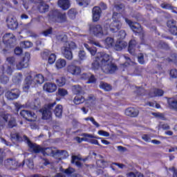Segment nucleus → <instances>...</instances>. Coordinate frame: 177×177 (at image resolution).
Returning a JSON list of instances; mask_svg holds the SVG:
<instances>
[{
  "label": "nucleus",
  "instance_id": "obj_1",
  "mask_svg": "<svg viewBox=\"0 0 177 177\" xmlns=\"http://www.w3.org/2000/svg\"><path fill=\"white\" fill-rule=\"evenodd\" d=\"M11 140H15V142H26L27 143L30 151L33 153H43L44 156H52L53 157H56V150L53 149V148H42L41 146L31 142L28 137H27L24 134H21L20 133H14L10 135Z\"/></svg>",
  "mask_w": 177,
  "mask_h": 177
},
{
  "label": "nucleus",
  "instance_id": "obj_2",
  "mask_svg": "<svg viewBox=\"0 0 177 177\" xmlns=\"http://www.w3.org/2000/svg\"><path fill=\"white\" fill-rule=\"evenodd\" d=\"M56 38L59 42H65L61 48L62 55L67 60H73V51H71V49H75L77 48L75 43L73 41H67V35L66 33L57 35Z\"/></svg>",
  "mask_w": 177,
  "mask_h": 177
},
{
  "label": "nucleus",
  "instance_id": "obj_3",
  "mask_svg": "<svg viewBox=\"0 0 177 177\" xmlns=\"http://www.w3.org/2000/svg\"><path fill=\"white\" fill-rule=\"evenodd\" d=\"M99 57H101V70L103 73L113 74L117 71V66L113 63V59L109 55L102 53V54H99Z\"/></svg>",
  "mask_w": 177,
  "mask_h": 177
},
{
  "label": "nucleus",
  "instance_id": "obj_4",
  "mask_svg": "<svg viewBox=\"0 0 177 177\" xmlns=\"http://www.w3.org/2000/svg\"><path fill=\"white\" fill-rule=\"evenodd\" d=\"M44 81L45 79L44 78V75L41 74L36 75L34 77L29 75L24 81L22 89L24 92H28V89L30 88H35L37 84H44Z\"/></svg>",
  "mask_w": 177,
  "mask_h": 177
},
{
  "label": "nucleus",
  "instance_id": "obj_5",
  "mask_svg": "<svg viewBox=\"0 0 177 177\" xmlns=\"http://www.w3.org/2000/svg\"><path fill=\"white\" fill-rule=\"evenodd\" d=\"M89 30L96 38H102L109 34L107 30L103 29V26L100 24L90 25Z\"/></svg>",
  "mask_w": 177,
  "mask_h": 177
},
{
  "label": "nucleus",
  "instance_id": "obj_6",
  "mask_svg": "<svg viewBox=\"0 0 177 177\" xmlns=\"http://www.w3.org/2000/svg\"><path fill=\"white\" fill-rule=\"evenodd\" d=\"M55 106H56V102L46 105L40 110V113H42V120H52V111Z\"/></svg>",
  "mask_w": 177,
  "mask_h": 177
},
{
  "label": "nucleus",
  "instance_id": "obj_7",
  "mask_svg": "<svg viewBox=\"0 0 177 177\" xmlns=\"http://www.w3.org/2000/svg\"><path fill=\"white\" fill-rule=\"evenodd\" d=\"M124 20L134 32L140 34L141 37H145V32L143 31V29L142 28L140 24L137 22H132V21L129 20L127 18H125Z\"/></svg>",
  "mask_w": 177,
  "mask_h": 177
},
{
  "label": "nucleus",
  "instance_id": "obj_8",
  "mask_svg": "<svg viewBox=\"0 0 177 177\" xmlns=\"http://www.w3.org/2000/svg\"><path fill=\"white\" fill-rule=\"evenodd\" d=\"M118 15L119 14L117 12H113V21L110 24V30L112 32H117L121 28V27H122V24L121 23V21L117 19V17L118 16Z\"/></svg>",
  "mask_w": 177,
  "mask_h": 177
},
{
  "label": "nucleus",
  "instance_id": "obj_9",
  "mask_svg": "<svg viewBox=\"0 0 177 177\" xmlns=\"http://www.w3.org/2000/svg\"><path fill=\"white\" fill-rule=\"evenodd\" d=\"M30 59H31L30 53H26L23 59L16 64L17 70H23V68H27Z\"/></svg>",
  "mask_w": 177,
  "mask_h": 177
},
{
  "label": "nucleus",
  "instance_id": "obj_10",
  "mask_svg": "<svg viewBox=\"0 0 177 177\" xmlns=\"http://www.w3.org/2000/svg\"><path fill=\"white\" fill-rule=\"evenodd\" d=\"M5 96L8 100H15L20 96V90L19 88H12L7 91Z\"/></svg>",
  "mask_w": 177,
  "mask_h": 177
},
{
  "label": "nucleus",
  "instance_id": "obj_11",
  "mask_svg": "<svg viewBox=\"0 0 177 177\" xmlns=\"http://www.w3.org/2000/svg\"><path fill=\"white\" fill-rule=\"evenodd\" d=\"M20 115L30 122L35 121L37 119V115L35 113L27 110H22L20 112Z\"/></svg>",
  "mask_w": 177,
  "mask_h": 177
},
{
  "label": "nucleus",
  "instance_id": "obj_12",
  "mask_svg": "<svg viewBox=\"0 0 177 177\" xmlns=\"http://www.w3.org/2000/svg\"><path fill=\"white\" fill-rule=\"evenodd\" d=\"M3 120L6 121V122H8V128H15L17 125V123L16 122V118L15 117L12 116V115L9 113H5L3 115Z\"/></svg>",
  "mask_w": 177,
  "mask_h": 177
},
{
  "label": "nucleus",
  "instance_id": "obj_13",
  "mask_svg": "<svg viewBox=\"0 0 177 177\" xmlns=\"http://www.w3.org/2000/svg\"><path fill=\"white\" fill-rule=\"evenodd\" d=\"M4 165L8 169H17L20 165L17 163V161H16L15 159L13 158H8L6 160L4 161Z\"/></svg>",
  "mask_w": 177,
  "mask_h": 177
},
{
  "label": "nucleus",
  "instance_id": "obj_14",
  "mask_svg": "<svg viewBox=\"0 0 177 177\" xmlns=\"http://www.w3.org/2000/svg\"><path fill=\"white\" fill-rule=\"evenodd\" d=\"M99 55H103V53H97V56L95 57V59L91 64V68L92 70L96 71L100 68L102 63V57H99Z\"/></svg>",
  "mask_w": 177,
  "mask_h": 177
},
{
  "label": "nucleus",
  "instance_id": "obj_15",
  "mask_svg": "<svg viewBox=\"0 0 177 177\" xmlns=\"http://www.w3.org/2000/svg\"><path fill=\"white\" fill-rule=\"evenodd\" d=\"M43 89L44 91H46V92H48V93H53V92H56L57 86H56L55 83L47 82L44 84Z\"/></svg>",
  "mask_w": 177,
  "mask_h": 177
},
{
  "label": "nucleus",
  "instance_id": "obj_16",
  "mask_svg": "<svg viewBox=\"0 0 177 177\" xmlns=\"http://www.w3.org/2000/svg\"><path fill=\"white\" fill-rule=\"evenodd\" d=\"M67 71L72 75H80L81 74V68L74 64H71L68 66Z\"/></svg>",
  "mask_w": 177,
  "mask_h": 177
},
{
  "label": "nucleus",
  "instance_id": "obj_17",
  "mask_svg": "<svg viewBox=\"0 0 177 177\" xmlns=\"http://www.w3.org/2000/svg\"><path fill=\"white\" fill-rule=\"evenodd\" d=\"M37 10H39L40 13H46V12H49V5L43 1H40L37 5Z\"/></svg>",
  "mask_w": 177,
  "mask_h": 177
},
{
  "label": "nucleus",
  "instance_id": "obj_18",
  "mask_svg": "<svg viewBox=\"0 0 177 177\" xmlns=\"http://www.w3.org/2000/svg\"><path fill=\"white\" fill-rule=\"evenodd\" d=\"M10 40V44H12V45H15V42H16V37H15L12 33H6L3 37V44L9 42Z\"/></svg>",
  "mask_w": 177,
  "mask_h": 177
},
{
  "label": "nucleus",
  "instance_id": "obj_19",
  "mask_svg": "<svg viewBox=\"0 0 177 177\" xmlns=\"http://www.w3.org/2000/svg\"><path fill=\"white\" fill-rule=\"evenodd\" d=\"M60 11L58 10H52L48 13V20L50 21H53L54 23H56V21L57 20V17H59V13Z\"/></svg>",
  "mask_w": 177,
  "mask_h": 177
},
{
  "label": "nucleus",
  "instance_id": "obj_20",
  "mask_svg": "<svg viewBox=\"0 0 177 177\" xmlns=\"http://www.w3.org/2000/svg\"><path fill=\"white\" fill-rule=\"evenodd\" d=\"M57 5L62 10H67L70 9V0H58Z\"/></svg>",
  "mask_w": 177,
  "mask_h": 177
},
{
  "label": "nucleus",
  "instance_id": "obj_21",
  "mask_svg": "<svg viewBox=\"0 0 177 177\" xmlns=\"http://www.w3.org/2000/svg\"><path fill=\"white\" fill-rule=\"evenodd\" d=\"M100 13H102V10L99 7L93 8V21H99Z\"/></svg>",
  "mask_w": 177,
  "mask_h": 177
},
{
  "label": "nucleus",
  "instance_id": "obj_22",
  "mask_svg": "<svg viewBox=\"0 0 177 177\" xmlns=\"http://www.w3.org/2000/svg\"><path fill=\"white\" fill-rule=\"evenodd\" d=\"M128 46V43L124 41H118L115 44V50L121 51L122 49H125Z\"/></svg>",
  "mask_w": 177,
  "mask_h": 177
},
{
  "label": "nucleus",
  "instance_id": "obj_23",
  "mask_svg": "<svg viewBox=\"0 0 177 177\" xmlns=\"http://www.w3.org/2000/svg\"><path fill=\"white\" fill-rule=\"evenodd\" d=\"M125 114L128 117H138L139 111L135 108H128L125 110Z\"/></svg>",
  "mask_w": 177,
  "mask_h": 177
},
{
  "label": "nucleus",
  "instance_id": "obj_24",
  "mask_svg": "<svg viewBox=\"0 0 177 177\" xmlns=\"http://www.w3.org/2000/svg\"><path fill=\"white\" fill-rule=\"evenodd\" d=\"M3 73L4 74H8V75H12L13 73V69L12 68V66L9 65L8 63H5L2 66Z\"/></svg>",
  "mask_w": 177,
  "mask_h": 177
},
{
  "label": "nucleus",
  "instance_id": "obj_25",
  "mask_svg": "<svg viewBox=\"0 0 177 177\" xmlns=\"http://www.w3.org/2000/svg\"><path fill=\"white\" fill-rule=\"evenodd\" d=\"M136 45H138L136 40L132 39L129 41L128 50L131 55H135V49L136 48Z\"/></svg>",
  "mask_w": 177,
  "mask_h": 177
},
{
  "label": "nucleus",
  "instance_id": "obj_26",
  "mask_svg": "<svg viewBox=\"0 0 177 177\" xmlns=\"http://www.w3.org/2000/svg\"><path fill=\"white\" fill-rule=\"evenodd\" d=\"M55 157H59V160H63L68 157V152L66 150H56Z\"/></svg>",
  "mask_w": 177,
  "mask_h": 177
},
{
  "label": "nucleus",
  "instance_id": "obj_27",
  "mask_svg": "<svg viewBox=\"0 0 177 177\" xmlns=\"http://www.w3.org/2000/svg\"><path fill=\"white\" fill-rule=\"evenodd\" d=\"M164 95V91L158 88H154L149 93L151 97H156V96H162Z\"/></svg>",
  "mask_w": 177,
  "mask_h": 177
},
{
  "label": "nucleus",
  "instance_id": "obj_28",
  "mask_svg": "<svg viewBox=\"0 0 177 177\" xmlns=\"http://www.w3.org/2000/svg\"><path fill=\"white\" fill-rule=\"evenodd\" d=\"M169 32H175V28L176 27V21L173 19H170L167 23Z\"/></svg>",
  "mask_w": 177,
  "mask_h": 177
},
{
  "label": "nucleus",
  "instance_id": "obj_29",
  "mask_svg": "<svg viewBox=\"0 0 177 177\" xmlns=\"http://www.w3.org/2000/svg\"><path fill=\"white\" fill-rule=\"evenodd\" d=\"M54 113L55 114V117L57 118H62V115L63 114V106L58 104L56 106Z\"/></svg>",
  "mask_w": 177,
  "mask_h": 177
},
{
  "label": "nucleus",
  "instance_id": "obj_30",
  "mask_svg": "<svg viewBox=\"0 0 177 177\" xmlns=\"http://www.w3.org/2000/svg\"><path fill=\"white\" fill-rule=\"evenodd\" d=\"M66 21H67V15L59 12L55 23H66Z\"/></svg>",
  "mask_w": 177,
  "mask_h": 177
},
{
  "label": "nucleus",
  "instance_id": "obj_31",
  "mask_svg": "<svg viewBox=\"0 0 177 177\" xmlns=\"http://www.w3.org/2000/svg\"><path fill=\"white\" fill-rule=\"evenodd\" d=\"M66 64H67L66 59H59L55 63V67L56 68L59 70L60 68H63L64 67H66Z\"/></svg>",
  "mask_w": 177,
  "mask_h": 177
},
{
  "label": "nucleus",
  "instance_id": "obj_32",
  "mask_svg": "<svg viewBox=\"0 0 177 177\" xmlns=\"http://www.w3.org/2000/svg\"><path fill=\"white\" fill-rule=\"evenodd\" d=\"M23 80V75L21 73H17L12 77V82L16 84H20Z\"/></svg>",
  "mask_w": 177,
  "mask_h": 177
},
{
  "label": "nucleus",
  "instance_id": "obj_33",
  "mask_svg": "<svg viewBox=\"0 0 177 177\" xmlns=\"http://www.w3.org/2000/svg\"><path fill=\"white\" fill-rule=\"evenodd\" d=\"M82 78H84V80H86V78H88V84H93L96 82V78H95V76L93 75L84 73L82 75Z\"/></svg>",
  "mask_w": 177,
  "mask_h": 177
},
{
  "label": "nucleus",
  "instance_id": "obj_34",
  "mask_svg": "<svg viewBox=\"0 0 177 177\" xmlns=\"http://www.w3.org/2000/svg\"><path fill=\"white\" fill-rule=\"evenodd\" d=\"M167 103L170 109H174V110L177 111V100H175L174 98H169L167 100Z\"/></svg>",
  "mask_w": 177,
  "mask_h": 177
},
{
  "label": "nucleus",
  "instance_id": "obj_35",
  "mask_svg": "<svg viewBox=\"0 0 177 177\" xmlns=\"http://www.w3.org/2000/svg\"><path fill=\"white\" fill-rule=\"evenodd\" d=\"M71 89L74 95H80V93H82V87L78 84L72 86Z\"/></svg>",
  "mask_w": 177,
  "mask_h": 177
},
{
  "label": "nucleus",
  "instance_id": "obj_36",
  "mask_svg": "<svg viewBox=\"0 0 177 177\" xmlns=\"http://www.w3.org/2000/svg\"><path fill=\"white\" fill-rule=\"evenodd\" d=\"M28 106L33 110H37V109H39V106H41V102H39V99H35L34 102L31 103L30 104L28 103Z\"/></svg>",
  "mask_w": 177,
  "mask_h": 177
},
{
  "label": "nucleus",
  "instance_id": "obj_37",
  "mask_svg": "<svg viewBox=\"0 0 177 177\" xmlns=\"http://www.w3.org/2000/svg\"><path fill=\"white\" fill-rule=\"evenodd\" d=\"M100 88H101L102 89H104V91H106V92H109V91H111V89L113 88L111 87V85L103 82H100Z\"/></svg>",
  "mask_w": 177,
  "mask_h": 177
},
{
  "label": "nucleus",
  "instance_id": "obj_38",
  "mask_svg": "<svg viewBox=\"0 0 177 177\" xmlns=\"http://www.w3.org/2000/svg\"><path fill=\"white\" fill-rule=\"evenodd\" d=\"M84 48H86V49H87V50H88V52H90L91 56H95V55H96V52H97L96 48L95 47L91 48L89 45H88V44H84Z\"/></svg>",
  "mask_w": 177,
  "mask_h": 177
},
{
  "label": "nucleus",
  "instance_id": "obj_39",
  "mask_svg": "<svg viewBox=\"0 0 177 177\" xmlns=\"http://www.w3.org/2000/svg\"><path fill=\"white\" fill-rule=\"evenodd\" d=\"M85 102V98L83 96H75L73 100L75 104H81Z\"/></svg>",
  "mask_w": 177,
  "mask_h": 177
},
{
  "label": "nucleus",
  "instance_id": "obj_40",
  "mask_svg": "<svg viewBox=\"0 0 177 177\" xmlns=\"http://www.w3.org/2000/svg\"><path fill=\"white\" fill-rule=\"evenodd\" d=\"M124 57L126 60L124 63V66H135L136 63L135 61L131 59V58L127 55H124Z\"/></svg>",
  "mask_w": 177,
  "mask_h": 177
},
{
  "label": "nucleus",
  "instance_id": "obj_41",
  "mask_svg": "<svg viewBox=\"0 0 177 177\" xmlns=\"http://www.w3.org/2000/svg\"><path fill=\"white\" fill-rule=\"evenodd\" d=\"M8 26L11 30H15L17 28V23L12 19L10 21L8 22Z\"/></svg>",
  "mask_w": 177,
  "mask_h": 177
},
{
  "label": "nucleus",
  "instance_id": "obj_42",
  "mask_svg": "<svg viewBox=\"0 0 177 177\" xmlns=\"http://www.w3.org/2000/svg\"><path fill=\"white\" fill-rule=\"evenodd\" d=\"M77 10L75 8H71L68 12V15L70 19H74L77 16Z\"/></svg>",
  "mask_w": 177,
  "mask_h": 177
},
{
  "label": "nucleus",
  "instance_id": "obj_43",
  "mask_svg": "<svg viewBox=\"0 0 177 177\" xmlns=\"http://www.w3.org/2000/svg\"><path fill=\"white\" fill-rule=\"evenodd\" d=\"M105 45L108 48H111V46H113V45H114V39H113L111 37H107L105 39Z\"/></svg>",
  "mask_w": 177,
  "mask_h": 177
},
{
  "label": "nucleus",
  "instance_id": "obj_44",
  "mask_svg": "<svg viewBox=\"0 0 177 177\" xmlns=\"http://www.w3.org/2000/svg\"><path fill=\"white\" fill-rule=\"evenodd\" d=\"M6 62L10 66H15L16 64V57H8L6 58Z\"/></svg>",
  "mask_w": 177,
  "mask_h": 177
},
{
  "label": "nucleus",
  "instance_id": "obj_45",
  "mask_svg": "<svg viewBox=\"0 0 177 177\" xmlns=\"http://www.w3.org/2000/svg\"><path fill=\"white\" fill-rule=\"evenodd\" d=\"M76 2L80 6H88L91 0H76Z\"/></svg>",
  "mask_w": 177,
  "mask_h": 177
},
{
  "label": "nucleus",
  "instance_id": "obj_46",
  "mask_svg": "<svg viewBox=\"0 0 177 177\" xmlns=\"http://www.w3.org/2000/svg\"><path fill=\"white\" fill-rule=\"evenodd\" d=\"M21 46L23 48H31L32 46V43L29 41H21L20 43Z\"/></svg>",
  "mask_w": 177,
  "mask_h": 177
},
{
  "label": "nucleus",
  "instance_id": "obj_47",
  "mask_svg": "<svg viewBox=\"0 0 177 177\" xmlns=\"http://www.w3.org/2000/svg\"><path fill=\"white\" fill-rule=\"evenodd\" d=\"M9 82V77L4 74L0 75V82L1 84H8Z\"/></svg>",
  "mask_w": 177,
  "mask_h": 177
},
{
  "label": "nucleus",
  "instance_id": "obj_48",
  "mask_svg": "<svg viewBox=\"0 0 177 177\" xmlns=\"http://www.w3.org/2000/svg\"><path fill=\"white\" fill-rule=\"evenodd\" d=\"M167 62H168V63H176L177 61V56L175 54H173L170 56V57L167 58Z\"/></svg>",
  "mask_w": 177,
  "mask_h": 177
},
{
  "label": "nucleus",
  "instance_id": "obj_49",
  "mask_svg": "<svg viewBox=\"0 0 177 177\" xmlns=\"http://www.w3.org/2000/svg\"><path fill=\"white\" fill-rule=\"evenodd\" d=\"M56 83L58 85V86H63V85L66 84V78L60 77L59 79H57Z\"/></svg>",
  "mask_w": 177,
  "mask_h": 177
},
{
  "label": "nucleus",
  "instance_id": "obj_50",
  "mask_svg": "<svg viewBox=\"0 0 177 177\" xmlns=\"http://www.w3.org/2000/svg\"><path fill=\"white\" fill-rule=\"evenodd\" d=\"M48 63H50V64H53V63H55V62H56V55L55 54H50V55L48 56Z\"/></svg>",
  "mask_w": 177,
  "mask_h": 177
},
{
  "label": "nucleus",
  "instance_id": "obj_51",
  "mask_svg": "<svg viewBox=\"0 0 177 177\" xmlns=\"http://www.w3.org/2000/svg\"><path fill=\"white\" fill-rule=\"evenodd\" d=\"M82 136L86 138V139H100L99 137L95 136L94 135L84 133L82 134Z\"/></svg>",
  "mask_w": 177,
  "mask_h": 177
},
{
  "label": "nucleus",
  "instance_id": "obj_52",
  "mask_svg": "<svg viewBox=\"0 0 177 177\" xmlns=\"http://www.w3.org/2000/svg\"><path fill=\"white\" fill-rule=\"evenodd\" d=\"M50 55V51H49V50H45L41 53V57L44 59V60L48 59V57H49Z\"/></svg>",
  "mask_w": 177,
  "mask_h": 177
},
{
  "label": "nucleus",
  "instance_id": "obj_53",
  "mask_svg": "<svg viewBox=\"0 0 177 177\" xmlns=\"http://www.w3.org/2000/svg\"><path fill=\"white\" fill-rule=\"evenodd\" d=\"M26 165H28L30 169H34V161L32 160V159L31 158L27 159Z\"/></svg>",
  "mask_w": 177,
  "mask_h": 177
},
{
  "label": "nucleus",
  "instance_id": "obj_54",
  "mask_svg": "<svg viewBox=\"0 0 177 177\" xmlns=\"http://www.w3.org/2000/svg\"><path fill=\"white\" fill-rule=\"evenodd\" d=\"M68 94V91L64 88H59L58 89V95L59 96H66V95Z\"/></svg>",
  "mask_w": 177,
  "mask_h": 177
},
{
  "label": "nucleus",
  "instance_id": "obj_55",
  "mask_svg": "<svg viewBox=\"0 0 177 177\" xmlns=\"http://www.w3.org/2000/svg\"><path fill=\"white\" fill-rule=\"evenodd\" d=\"M53 32V29L52 28H49L48 29L43 32V35H44V37H48L49 35H52Z\"/></svg>",
  "mask_w": 177,
  "mask_h": 177
},
{
  "label": "nucleus",
  "instance_id": "obj_56",
  "mask_svg": "<svg viewBox=\"0 0 177 177\" xmlns=\"http://www.w3.org/2000/svg\"><path fill=\"white\" fill-rule=\"evenodd\" d=\"M161 8H162V9H170L172 10L174 9V7H172V5L168 3H162L160 5Z\"/></svg>",
  "mask_w": 177,
  "mask_h": 177
},
{
  "label": "nucleus",
  "instance_id": "obj_57",
  "mask_svg": "<svg viewBox=\"0 0 177 177\" xmlns=\"http://www.w3.org/2000/svg\"><path fill=\"white\" fill-rule=\"evenodd\" d=\"M125 37H127V32H125V30H120L118 34L119 39H125Z\"/></svg>",
  "mask_w": 177,
  "mask_h": 177
},
{
  "label": "nucleus",
  "instance_id": "obj_58",
  "mask_svg": "<svg viewBox=\"0 0 177 177\" xmlns=\"http://www.w3.org/2000/svg\"><path fill=\"white\" fill-rule=\"evenodd\" d=\"M97 133L101 136H105V138H109V136H110V133L109 132L104 131L103 130L98 131Z\"/></svg>",
  "mask_w": 177,
  "mask_h": 177
},
{
  "label": "nucleus",
  "instance_id": "obj_59",
  "mask_svg": "<svg viewBox=\"0 0 177 177\" xmlns=\"http://www.w3.org/2000/svg\"><path fill=\"white\" fill-rule=\"evenodd\" d=\"M115 8L118 12H120V10H124V9H125V6L124 4H122V3L116 4V5H115Z\"/></svg>",
  "mask_w": 177,
  "mask_h": 177
},
{
  "label": "nucleus",
  "instance_id": "obj_60",
  "mask_svg": "<svg viewBox=\"0 0 177 177\" xmlns=\"http://www.w3.org/2000/svg\"><path fill=\"white\" fill-rule=\"evenodd\" d=\"M79 57L80 60H85V59H86V54H85V51L80 50L79 52Z\"/></svg>",
  "mask_w": 177,
  "mask_h": 177
},
{
  "label": "nucleus",
  "instance_id": "obj_61",
  "mask_svg": "<svg viewBox=\"0 0 177 177\" xmlns=\"http://www.w3.org/2000/svg\"><path fill=\"white\" fill-rule=\"evenodd\" d=\"M138 60L140 64H143L145 63V57L143 54H140L138 57Z\"/></svg>",
  "mask_w": 177,
  "mask_h": 177
},
{
  "label": "nucleus",
  "instance_id": "obj_62",
  "mask_svg": "<svg viewBox=\"0 0 177 177\" xmlns=\"http://www.w3.org/2000/svg\"><path fill=\"white\" fill-rule=\"evenodd\" d=\"M170 76L171 77V78H177V70L171 69L170 71Z\"/></svg>",
  "mask_w": 177,
  "mask_h": 177
},
{
  "label": "nucleus",
  "instance_id": "obj_63",
  "mask_svg": "<svg viewBox=\"0 0 177 177\" xmlns=\"http://www.w3.org/2000/svg\"><path fill=\"white\" fill-rule=\"evenodd\" d=\"M154 117H156L157 118H160V120H165V118L164 117V114L160 113H153Z\"/></svg>",
  "mask_w": 177,
  "mask_h": 177
},
{
  "label": "nucleus",
  "instance_id": "obj_64",
  "mask_svg": "<svg viewBox=\"0 0 177 177\" xmlns=\"http://www.w3.org/2000/svg\"><path fill=\"white\" fill-rule=\"evenodd\" d=\"M15 53L17 56H19V55H21V53H23V49H21V48H20V47H17L15 49Z\"/></svg>",
  "mask_w": 177,
  "mask_h": 177
}]
</instances>
